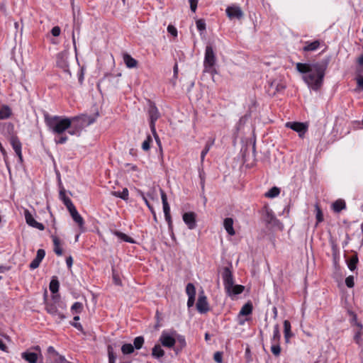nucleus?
Listing matches in <instances>:
<instances>
[{
    "label": "nucleus",
    "mask_w": 363,
    "mask_h": 363,
    "mask_svg": "<svg viewBox=\"0 0 363 363\" xmlns=\"http://www.w3.org/2000/svg\"><path fill=\"white\" fill-rule=\"evenodd\" d=\"M167 31L171 34L173 36H177V28L172 26V25H169L168 27H167Z\"/></svg>",
    "instance_id": "nucleus-57"
},
{
    "label": "nucleus",
    "mask_w": 363,
    "mask_h": 363,
    "mask_svg": "<svg viewBox=\"0 0 363 363\" xmlns=\"http://www.w3.org/2000/svg\"><path fill=\"white\" fill-rule=\"evenodd\" d=\"M280 338H281V335H280V332H279V325L277 324L274 327L273 336L271 339V342L272 343H279Z\"/></svg>",
    "instance_id": "nucleus-35"
},
{
    "label": "nucleus",
    "mask_w": 363,
    "mask_h": 363,
    "mask_svg": "<svg viewBox=\"0 0 363 363\" xmlns=\"http://www.w3.org/2000/svg\"><path fill=\"white\" fill-rule=\"evenodd\" d=\"M357 84V89L359 90L362 91L363 90V77L359 76L356 79Z\"/></svg>",
    "instance_id": "nucleus-55"
},
{
    "label": "nucleus",
    "mask_w": 363,
    "mask_h": 363,
    "mask_svg": "<svg viewBox=\"0 0 363 363\" xmlns=\"http://www.w3.org/2000/svg\"><path fill=\"white\" fill-rule=\"evenodd\" d=\"M345 284L349 288H352L354 285L353 276H349L345 279Z\"/></svg>",
    "instance_id": "nucleus-52"
},
{
    "label": "nucleus",
    "mask_w": 363,
    "mask_h": 363,
    "mask_svg": "<svg viewBox=\"0 0 363 363\" xmlns=\"http://www.w3.org/2000/svg\"><path fill=\"white\" fill-rule=\"evenodd\" d=\"M152 143V138H147V139L143 143L142 148L145 151H147L150 148V144Z\"/></svg>",
    "instance_id": "nucleus-50"
},
{
    "label": "nucleus",
    "mask_w": 363,
    "mask_h": 363,
    "mask_svg": "<svg viewBox=\"0 0 363 363\" xmlns=\"http://www.w3.org/2000/svg\"><path fill=\"white\" fill-rule=\"evenodd\" d=\"M284 338L286 340V342H288L289 338L293 335V334L291 332V323L289 320H286L284 321Z\"/></svg>",
    "instance_id": "nucleus-31"
},
{
    "label": "nucleus",
    "mask_w": 363,
    "mask_h": 363,
    "mask_svg": "<svg viewBox=\"0 0 363 363\" xmlns=\"http://www.w3.org/2000/svg\"><path fill=\"white\" fill-rule=\"evenodd\" d=\"M43 116L48 128L52 133L57 135L62 134L70 128L75 129V130L69 132L70 134L74 135L79 130L88 126L95 121V118L85 114L72 118L51 116L48 113H45Z\"/></svg>",
    "instance_id": "nucleus-1"
},
{
    "label": "nucleus",
    "mask_w": 363,
    "mask_h": 363,
    "mask_svg": "<svg viewBox=\"0 0 363 363\" xmlns=\"http://www.w3.org/2000/svg\"><path fill=\"white\" fill-rule=\"evenodd\" d=\"M245 287L240 284H233L228 291H225L228 296L233 298L236 295H239L243 292Z\"/></svg>",
    "instance_id": "nucleus-22"
},
{
    "label": "nucleus",
    "mask_w": 363,
    "mask_h": 363,
    "mask_svg": "<svg viewBox=\"0 0 363 363\" xmlns=\"http://www.w3.org/2000/svg\"><path fill=\"white\" fill-rule=\"evenodd\" d=\"M197 311L200 313H206L209 311V306L207 298L204 294L203 291L199 293V298L196 303Z\"/></svg>",
    "instance_id": "nucleus-10"
},
{
    "label": "nucleus",
    "mask_w": 363,
    "mask_h": 363,
    "mask_svg": "<svg viewBox=\"0 0 363 363\" xmlns=\"http://www.w3.org/2000/svg\"><path fill=\"white\" fill-rule=\"evenodd\" d=\"M315 213H316L315 217H316L317 224H318L319 223H321L323 220V212L318 203H316L315 205Z\"/></svg>",
    "instance_id": "nucleus-46"
},
{
    "label": "nucleus",
    "mask_w": 363,
    "mask_h": 363,
    "mask_svg": "<svg viewBox=\"0 0 363 363\" xmlns=\"http://www.w3.org/2000/svg\"><path fill=\"white\" fill-rule=\"evenodd\" d=\"M6 348L7 347H6V345L3 342V341L1 340H0V350L2 351H6Z\"/></svg>",
    "instance_id": "nucleus-63"
},
{
    "label": "nucleus",
    "mask_w": 363,
    "mask_h": 363,
    "mask_svg": "<svg viewBox=\"0 0 363 363\" xmlns=\"http://www.w3.org/2000/svg\"><path fill=\"white\" fill-rule=\"evenodd\" d=\"M66 264H67L68 268H71L72 267V264H73V259H72V257L71 256L68 257L66 259Z\"/></svg>",
    "instance_id": "nucleus-61"
},
{
    "label": "nucleus",
    "mask_w": 363,
    "mask_h": 363,
    "mask_svg": "<svg viewBox=\"0 0 363 363\" xmlns=\"http://www.w3.org/2000/svg\"><path fill=\"white\" fill-rule=\"evenodd\" d=\"M314 63L307 64L298 62L296 64V69L303 74H308L313 69Z\"/></svg>",
    "instance_id": "nucleus-26"
},
{
    "label": "nucleus",
    "mask_w": 363,
    "mask_h": 363,
    "mask_svg": "<svg viewBox=\"0 0 363 363\" xmlns=\"http://www.w3.org/2000/svg\"><path fill=\"white\" fill-rule=\"evenodd\" d=\"M222 278L225 291H228L233 286L234 279L232 272L228 267H225L223 272Z\"/></svg>",
    "instance_id": "nucleus-11"
},
{
    "label": "nucleus",
    "mask_w": 363,
    "mask_h": 363,
    "mask_svg": "<svg viewBox=\"0 0 363 363\" xmlns=\"http://www.w3.org/2000/svg\"><path fill=\"white\" fill-rule=\"evenodd\" d=\"M47 351H48V359L51 357L56 356V353H57V352L55 350V349L52 346L48 347Z\"/></svg>",
    "instance_id": "nucleus-53"
},
{
    "label": "nucleus",
    "mask_w": 363,
    "mask_h": 363,
    "mask_svg": "<svg viewBox=\"0 0 363 363\" xmlns=\"http://www.w3.org/2000/svg\"><path fill=\"white\" fill-rule=\"evenodd\" d=\"M356 326L357 329L354 335V340L359 346H363V339L362 338L363 335V325L361 323L356 322Z\"/></svg>",
    "instance_id": "nucleus-21"
},
{
    "label": "nucleus",
    "mask_w": 363,
    "mask_h": 363,
    "mask_svg": "<svg viewBox=\"0 0 363 363\" xmlns=\"http://www.w3.org/2000/svg\"><path fill=\"white\" fill-rule=\"evenodd\" d=\"M59 286H60V283H59L57 277H53L50 283V286H49L50 291L52 294H55L58 291Z\"/></svg>",
    "instance_id": "nucleus-37"
},
{
    "label": "nucleus",
    "mask_w": 363,
    "mask_h": 363,
    "mask_svg": "<svg viewBox=\"0 0 363 363\" xmlns=\"http://www.w3.org/2000/svg\"><path fill=\"white\" fill-rule=\"evenodd\" d=\"M358 63L359 65L363 66V54L358 58Z\"/></svg>",
    "instance_id": "nucleus-64"
},
{
    "label": "nucleus",
    "mask_w": 363,
    "mask_h": 363,
    "mask_svg": "<svg viewBox=\"0 0 363 363\" xmlns=\"http://www.w3.org/2000/svg\"><path fill=\"white\" fill-rule=\"evenodd\" d=\"M111 195L113 196L121 198L124 201L128 200L129 191L127 188H124L123 191H112Z\"/></svg>",
    "instance_id": "nucleus-33"
},
{
    "label": "nucleus",
    "mask_w": 363,
    "mask_h": 363,
    "mask_svg": "<svg viewBox=\"0 0 363 363\" xmlns=\"http://www.w3.org/2000/svg\"><path fill=\"white\" fill-rule=\"evenodd\" d=\"M69 212L70 213L72 219L78 224L79 228L83 231L84 224V219L78 213L76 208L74 207L72 208V209H69Z\"/></svg>",
    "instance_id": "nucleus-20"
},
{
    "label": "nucleus",
    "mask_w": 363,
    "mask_h": 363,
    "mask_svg": "<svg viewBox=\"0 0 363 363\" xmlns=\"http://www.w3.org/2000/svg\"><path fill=\"white\" fill-rule=\"evenodd\" d=\"M271 351L274 356L279 357L281 353V347L279 343H272Z\"/></svg>",
    "instance_id": "nucleus-47"
},
{
    "label": "nucleus",
    "mask_w": 363,
    "mask_h": 363,
    "mask_svg": "<svg viewBox=\"0 0 363 363\" xmlns=\"http://www.w3.org/2000/svg\"><path fill=\"white\" fill-rule=\"evenodd\" d=\"M116 235L121 239H123V240L128 242H130V243H133V241L132 240L131 238L128 237L127 235L123 233H119V232H117L116 233Z\"/></svg>",
    "instance_id": "nucleus-51"
},
{
    "label": "nucleus",
    "mask_w": 363,
    "mask_h": 363,
    "mask_svg": "<svg viewBox=\"0 0 363 363\" xmlns=\"http://www.w3.org/2000/svg\"><path fill=\"white\" fill-rule=\"evenodd\" d=\"M61 29L59 26H54L51 30V33L53 36L57 37L60 35Z\"/></svg>",
    "instance_id": "nucleus-56"
},
{
    "label": "nucleus",
    "mask_w": 363,
    "mask_h": 363,
    "mask_svg": "<svg viewBox=\"0 0 363 363\" xmlns=\"http://www.w3.org/2000/svg\"><path fill=\"white\" fill-rule=\"evenodd\" d=\"M10 143L18 157V161L21 164L23 162V155L21 152V143L18 138H10Z\"/></svg>",
    "instance_id": "nucleus-17"
},
{
    "label": "nucleus",
    "mask_w": 363,
    "mask_h": 363,
    "mask_svg": "<svg viewBox=\"0 0 363 363\" xmlns=\"http://www.w3.org/2000/svg\"><path fill=\"white\" fill-rule=\"evenodd\" d=\"M145 340L143 336H138L133 340L134 349L140 350L144 344Z\"/></svg>",
    "instance_id": "nucleus-42"
},
{
    "label": "nucleus",
    "mask_w": 363,
    "mask_h": 363,
    "mask_svg": "<svg viewBox=\"0 0 363 363\" xmlns=\"http://www.w3.org/2000/svg\"><path fill=\"white\" fill-rule=\"evenodd\" d=\"M65 308V305L60 301L59 296H53L52 300L45 303L46 311L58 323L66 318L64 313Z\"/></svg>",
    "instance_id": "nucleus-4"
},
{
    "label": "nucleus",
    "mask_w": 363,
    "mask_h": 363,
    "mask_svg": "<svg viewBox=\"0 0 363 363\" xmlns=\"http://www.w3.org/2000/svg\"><path fill=\"white\" fill-rule=\"evenodd\" d=\"M67 139V138H59L58 140H55V144H63L66 142Z\"/></svg>",
    "instance_id": "nucleus-62"
},
{
    "label": "nucleus",
    "mask_w": 363,
    "mask_h": 363,
    "mask_svg": "<svg viewBox=\"0 0 363 363\" xmlns=\"http://www.w3.org/2000/svg\"><path fill=\"white\" fill-rule=\"evenodd\" d=\"M256 138H242L241 153L244 163L249 167H252L255 162L256 156Z\"/></svg>",
    "instance_id": "nucleus-3"
},
{
    "label": "nucleus",
    "mask_w": 363,
    "mask_h": 363,
    "mask_svg": "<svg viewBox=\"0 0 363 363\" xmlns=\"http://www.w3.org/2000/svg\"><path fill=\"white\" fill-rule=\"evenodd\" d=\"M305 46L303 48L304 52H311L316 50L320 45V40H316L313 42H306Z\"/></svg>",
    "instance_id": "nucleus-27"
},
{
    "label": "nucleus",
    "mask_w": 363,
    "mask_h": 363,
    "mask_svg": "<svg viewBox=\"0 0 363 363\" xmlns=\"http://www.w3.org/2000/svg\"><path fill=\"white\" fill-rule=\"evenodd\" d=\"M160 194H161V199H162V206H163V211H164V218L169 225V227L170 228L172 225V218H171V215H170V207L167 202V195H166L165 192L162 189H160Z\"/></svg>",
    "instance_id": "nucleus-8"
},
{
    "label": "nucleus",
    "mask_w": 363,
    "mask_h": 363,
    "mask_svg": "<svg viewBox=\"0 0 363 363\" xmlns=\"http://www.w3.org/2000/svg\"><path fill=\"white\" fill-rule=\"evenodd\" d=\"M108 363H115L116 359V355L114 353L113 348L111 345L107 347Z\"/></svg>",
    "instance_id": "nucleus-41"
},
{
    "label": "nucleus",
    "mask_w": 363,
    "mask_h": 363,
    "mask_svg": "<svg viewBox=\"0 0 363 363\" xmlns=\"http://www.w3.org/2000/svg\"><path fill=\"white\" fill-rule=\"evenodd\" d=\"M345 208H346L345 202L344 200H342V199H338V200L335 201L332 205L333 210L336 213L340 212L342 210L345 209Z\"/></svg>",
    "instance_id": "nucleus-30"
},
{
    "label": "nucleus",
    "mask_w": 363,
    "mask_h": 363,
    "mask_svg": "<svg viewBox=\"0 0 363 363\" xmlns=\"http://www.w3.org/2000/svg\"><path fill=\"white\" fill-rule=\"evenodd\" d=\"M148 122L152 136H158L155 129V122L160 118L161 114L152 101L148 100L147 108Z\"/></svg>",
    "instance_id": "nucleus-5"
},
{
    "label": "nucleus",
    "mask_w": 363,
    "mask_h": 363,
    "mask_svg": "<svg viewBox=\"0 0 363 363\" xmlns=\"http://www.w3.org/2000/svg\"><path fill=\"white\" fill-rule=\"evenodd\" d=\"M253 306L250 301L246 303L240 311L239 315H248L252 313Z\"/></svg>",
    "instance_id": "nucleus-28"
},
{
    "label": "nucleus",
    "mask_w": 363,
    "mask_h": 363,
    "mask_svg": "<svg viewBox=\"0 0 363 363\" xmlns=\"http://www.w3.org/2000/svg\"><path fill=\"white\" fill-rule=\"evenodd\" d=\"M45 256V252L43 249H39L37 251V255L35 259L30 263L29 267L30 269H35L38 268Z\"/></svg>",
    "instance_id": "nucleus-19"
},
{
    "label": "nucleus",
    "mask_w": 363,
    "mask_h": 363,
    "mask_svg": "<svg viewBox=\"0 0 363 363\" xmlns=\"http://www.w3.org/2000/svg\"><path fill=\"white\" fill-rule=\"evenodd\" d=\"M286 127L297 132L299 136L303 135L308 130V123L301 122H287Z\"/></svg>",
    "instance_id": "nucleus-9"
},
{
    "label": "nucleus",
    "mask_w": 363,
    "mask_h": 363,
    "mask_svg": "<svg viewBox=\"0 0 363 363\" xmlns=\"http://www.w3.org/2000/svg\"><path fill=\"white\" fill-rule=\"evenodd\" d=\"M280 194L279 188L274 186L271 188L267 192L265 193L264 196L267 198H274L279 196Z\"/></svg>",
    "instance_id": "nucleus-38"
},
{
    "label": "nucleus",
    "mask_w": 363,
    "mask_h": 363,
    "mask_svg": "<svg viewBox=\"0 0 363 363\" xmlns=\"http://www.w3.org/2000/svg\"><path fill=\"white\" fill-rule=\"evenodd\" d=\"M330 244H331L333 259H334L335 262H336V259H337L339 257V249H338L337 245L335 243V242L331 241Z\"/></svg>",
    "instance_id": "nucleus-44"
},
{
    "label": "nucleus",
    "mask_w": 363,
    "mask_h": 363,
    "mask_svg": "<svg viewBox=\"0 0 363 363\" xmlns=\"http://www.w3.org/2000/svg\"><path fill=\"white\" fill-rule=\"evenodd\" d=\"M57 66L62 69L65 72H68L67 53L65 52H59L57 55Z\"/></svg>",
    "instance_id": "nucleus-15"
},
{
    "label": "nucleus",
    "mask_w": 363,
    "mask_h": 363,
    "mask_svg": "<svg viewBox=\"0 0 363 363\" xmlns=\"http://www.w3.org/2000/svg\"><path fill=\"white\" fill-rule=\"evenodd\" d=\"M50 363H65L67 362V359L64 356L60 355L58 352L56 353V356L51 357L48 359Z\"/></svg>",
    "instance_id": "nucleus-40"
},
{
    "label": "nucleus",
    "mask_w": 363,
    "mask_h": 363,
    "mask_svg": "<svg viewBox=\"0 0 363 363\" xmlns=\"http://www.w3.org/2000/svg\"><path fill=\"white\" fill-rule=\"evenodd\" d=\"M186 293L188 296H196V289L193 284H187L186 286Z\"/></svg>",
    "instance_id": "nucleus-45"
},
{
    "label": "nucleus",
    "mask_w": 363,
    "mask_h": 363,
    "mask_svg": "<svg viewBox=\"0 0 363 363\" xmlns=\"http://www.w3.org/2000/svg\"><path fill=\"white\" fill-rule=\"evenodd\" d=\"M152 355L155 358H160L164 355V351L160 345H155L152 348Z\"/></svg>",
    "instance_id": "nucleus-32"
},
{
    "label": "nucleus",
    "mask_w": 363,
    "mask_h": 363,
    "mask_svg": "<svg viewBox=\"0 0 363 363\" xmlns=\"http://www.w3.org/2000/svg\"><path fill=\"white\" fill-rule=\"evenodd\" d=\"M213 359L214 360L218 362V363H221L222 362V353L220 352H216L215 354H214V357H213Z\"/></svg>",
    "instance_id": "nucleus-59"
},
{
    "label": "nucleus",
    "mask_w": 363,
    "mask_h": 363,
    "mask_svg": "<svg viewBox=\"0 0 363 363\" xmlns=\"http://www.w3.org/2000/svg\"><path fill=\"white\" fill-rule=\"evenodd\" d=\"M182 218L188 228L193 230L196 227V214L194 212H186L182 216Z\"/></svg>",
    "instance_id": "nucleus-12"
},
{
    "label": "nucleus",
    "mask_w": 363,
    "mask_h": 363,
    "mask_svg": "<svg viewBox=\"0 0 363 363\" xmlns=\"http://www.w3.org/2000/svg\"><path fill=\"white\" fill-rule=\"evenodd\" d=\"M213 143H214V140L213 139H211L208 142L206 143V145L204 149L202 150V152L201 153V161H203L204 160V157H205L206 155L208 153V152L209 151L211 145H213Z\"/></svg>",
    "instance_id": "nucleus-43"
},
{
    "label": "nucleus",
    "mask_w": 363,
    "mask_h": 363,
    "mask_svg": "<svg viewBox=\"0 0 363 363\" xmlns=\"http://www.w3.org/2000/svg\"><path fill=\"white\" fill-rule=\"evenodd\" d=\"M175 335V331L169 333L166 330H164L162 331L159 340L162 346L171 348L174 347L176 343V340L174 337Z\"/></svg>",
    "instance_id": "nucleus-7"
},
{
    "label": "nucleus",
    "mask_w": 363,
    "mask_h": 363,
    "mask_svg": "<svg viewBox=\"0 0 363 363\" xmlns=\"http://www.w3.org/2000/svg\"><path fill=\"white\" fill-rule=\"evenodd\" d=\"M11 115V108L8 106H4L0 109V119L4 120L10 117Z\"/></svg>",
    "instance_id": "nucleus-36"
},
{
    "label": "nucleus",
    "mask_w": 363,
    "mask_h": 363,
    "mask_svg": "<svg viewBox=\"0 0 363 363\" xmlns=\"http://www.w3.org/2000/svg\"><path fill=\"white\" fill-rule=\"evenodd\" d=\"M196 28L200 32L206 30V22L203 19H199L196 21Z\"/></svg>",
    "instance_id": "nucleus-48"
},
{
    "label": "nucleus",
    "mask_w": 363,
    "mask_h": 363,
    "mask_svg": "<svg viewBox=\"0 0 363 363\" xmlns=\"http://www.w3.org/2000/svg\"><path fill=\"white\" fill-rule=\"evenodd\" d=\"M195 296H188L187 306L189 308L192 307L194 305Z\"/></svg>",
    "instance_id": "nucleus-60"
},
{
    "label": "nucleus",
    "mask_w": 363,
    "mask_h": 363,
    "mask_svg": "<svg viewBox=\"0 0 363 363\" xmlns=\"http://www.w3.org/2000/svg\"><path fill=\"white\" fill-rule=\"evenodd\" d=\"M328 65V60L314 63L313 69L308 74L303 76V81L309 88L314 91L320 89L323 83L325 71Z\"/></svg>",
    "instance_id": "nucleus-2"
},
{
    "label": "nucleus",
    "mask_w": 363,
    "mask_h": 363,
    "mask_svg": "<svg viewBox=\"0 0 363 363\" xmlns=\"http://www.w3.org/2000/svg\"><path fill=\"white\" fill-rule=\"evenodd\" d=\"M24 216L26 223L30 226L37 228L40 230H43L45 229L44 225L41 223L36 221L28 210H25Z\"/></svg>",
    "instance_id": "nucleus-14"
},
{
    "label": "nucleus",
    "mask_w": 363,
    "mask_h": 363,
    "mask_svg": "<svg viewBox=\"0 0 363 363\" xmlns=\"http://www.w3.org/2000/svg\"><path fill=\"white\" fill-rule=\"evenodd\" d=\"M190 9L195 12L197 8L198 0H189Z\"/></svg>",
    "instance_id": "nucleus-58"
},
{
    "label": "nucleus",
    "mask_w": 363,
    "mask_h": 363,
    "mask_svg": "<svg viewBox=\"0 0 363 363\" xmlns=\"http://www.w3.org/2000/svg\"><path fill=\"white\" fill-rule=\"evenodd\" d=\"M123 62L125 64L128 68H135L138 66V62L131 57L130 55L128 53H124L123 55Z\"/></svg>",
    "instance_id": "nucleus-23"
},
{
    "label": "nucleus",
    "mask_w": 363,
    "mask_h": 363,
    "mask_svg": "<svg viewBox=\"0 0 363 363\" xmlns=\"http://www.w3.org/2000/svg\"><path fill=\"white\" fill-rule=\"evenodd\" d=\"M121 352L124 355L132 354L134 352V347L130 343L123 344L121 347Z\"/></svg>",
    "instance_id": "nucleus-39"
},
{
    "label": "nucleus",
    "mask_w": 363,
    "mask_h": 363,
    "mask_svg": "<svg viewBox=\"0 0 363 363\" xmlns=\"http://www.w3.org/2000/svg\"><path fill=\"white\" fill-rule=\"evenodd\" d=\"M64 203L65 205L66 206V207L67 208L68 211L69 209H72V208H74L75 206H74L72 201L70 200V199L69 198H65L64 199Z\"/></svg>",
    "instance_id": "nucleus-54"
},
{
    "label": "nucleus",
    "mask_w": 363,
    "mask_h": 363,
    "mask_svg": "<svg viewBox=\"0 0 363 363\" xmlns=\"http://www.w3.org/2000/svg\"><path fill=\"white\" fill-rule=\"evenodd\" d=\"M216 62V57L211 45H207L205 50L203 61L204 72L213 74L215 72L214 65Z\"/></svg>",
    "instance_id": "nucleus-6"
},
{
    "label": "nucleus",
    "mask_w": 363,
    "mask_h": 363,
    "mask_svg": "<svg viewBox=\"0 0 363 363\" xmlns=\"http://www.w3.org/2000/svg\"><path fill=\"white\" fill-rule=\"evenodd\" d=\"M21 357L29 363H37L38 354L35 352L26 351L21 353Z\"/></svg>",
    "instance_id": "nucleus-25"
},
{
    "label": "nucleus",
    "mask_w": 363,
    "mask_h": 363,
    "mask_svg": "<svg viewBox=\"0 0 363 363\" xmlns=\"http://www.w3.org/2000/svg\"><path fill=\"white\" fill-rule=\"evenodd\" d=\"M52 238L54 244V252L57 255L61 256L62 255V249L60 247V239L56 236H52Z\"/></svg>",
    "instance_id": "nucleus-34"
},
{
    "label": "nucleus",
    "mask_w": 363,
    "mask_h": 363,
    "mask_svg": "<svg viewBox=\"0 0 363 363\" xmlns=\"http://www.w3.org/2000/svg\"><path fill=\"white\" fill-rule=\"evenodd\" d=\"M264 218L267 223L274 226L279 224V220L277 219L273 211L269 207L264 208Z\"/></svg>",
    "instance_id": "nucleus-13"
},
{
    "label": "nucleus",
    "mask_w": 363,
    "mask_h": 363,
    "mask_svg": "<svg viewBox=\"0 0 363 363\" xmlns=\"http://www.w3.org/2000/svg\"><path fill=\"white\" fill-rule=\"evenodd\" d=\"M226 14L230 18L240 19L243 16V13L239 6H228L226 9Z\"/></svg>",
    "instance_id": "nucleus-18"
},
{
    "label": "nucleus",
    "mask_w": 363,
    "mask_h": 363,
    "mask_svg": "<svg viewBox=\"0 0 363 363\" xmlns=\"http://www.w3.org/2000/svg\"><path fill=\"white\" fill-rule=\"evenodd\" d=\"M359 262L358 256L357 254L351 256L348 260H347V267L351 271H354L357 268V264Z\"/></svg>",
    "instance_id": "nucleus-29"
},
{
    "label": "nucleus",
    "mask_w": 363,
    "mask_h": 363,
    "mask_svg": "<svg viewBox=\"0 0 363 363\" xmlns=\"http://www.w3.org/2000/svg\"><path fill=\"white\" fill-rule=\"evenodd\" d=\"M233 219L232 218H226L223 220V227L228 235L233 236L235 235V231L233 228Z\"/></svg>",
    "instance_id": "nucleus-24"
},
{
    "label": "nucleus",
    "mask_w": 363,
    "mask_h": 363,
    "mask_svg": "<svg viewBox=\"0 0 363 363\" xmlns=\"http://www.w3.org/2000/svg\"><path fill=\"white\" fill-rule=\"evenodd\" d=\"M83 308V305L80 302H75L71 307L72 311L77 313H81Z\"/></svg>",
    "instance_id": "nucleus-49"
},
{
    "label": "nucleus",
    "mask_w": 363,
    "mask_h": 363,
    "mask_svg": "<svg viewBox=\"0 0 363 363\" xmlns=\"http://www.w3.org/2000/svg\"><path fill=\"white\" fill-rule=\"evenodd\" d=\"M286 89V85L281 82H278L277 80H273L269 82L268 92L270 94L274 95L277 92H280Z\"/></svg>",
    "instance_id": "nucleus-16"
}]
</instances>
